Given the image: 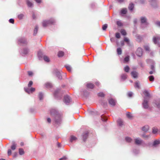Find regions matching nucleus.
I'll return each instance as SVG.
<instances>
[{"label": "nucleus", "mask_w": 160, "mask_h": 160, "mask_svg": "<svg viewBox=\"0 0 160 160\" xmlns=\"http://www.w3.org/2000/svg\"><path fill=\"white\" fill-rule=\"evenodd\" d=\"M50 113L51 115H54V121L56 123L59 124L61 123L62 118V113H59L55 109H52L50 110Z\"/></svg>", "instance_id": "obj_1"}, {"label": "nucleus", "mask_w": 160, "mask_h": 160, "mask_svg": "<svg viewBox=\"0 0 160 160\" xmlns=\"http://www.w3.org/2000/svg\"><path fill=\"white\" fill-rule=\"evenodd\" d=\"M141 22L142 23L141 27L143 28L146 27L148 23L147 22V19L145 17H142L140 18Z\"/></svg>", "instance_id": "obj_2"}, {"label": "nucleus", "mask_w": 160, "mask_h": 160, "mask_svg": "<svg viewBox=\"0 0 160 160\" xmlns=\"http://www.w3.org/2000/svg\"><path fill=\"white\" fill-rule=\"evenodd\" d=\"M55 22V20L53 19H51L49 20H44L42 22V26L43 27H45L48 25L52 24Z\"/></svg>", "instance_id": "obj_3"}, {"label": "nucleus", "mask_w": 160, "mask_h": 160, "mask_svg": "<svg viewBox=\"0 0 160 160\" xmlns=\"http://www.w3.org/2000/svg\"><path fill=\"white\" fill-rule=\"evenodd\" d=\"M160 41V37H154L153 38V41L155 44H157L158 46L160 47V44L159 42Z\"/></svg>", "instance_id": "obj_4"}, {"label": "nucleus", "mask_w": 160, "mask_h": 160, "mask_svg": "<svg viewBox=\"0 0 160 160\" xmlns=\"http://www.w3.org/2000/svg\"><path fill=\"white\" fill-rule=\"evenodd\" d=\"M18 43L19 44L26 45L28 43L27 40L24 38H21L18 40Z\"/></svg>", "instance_id": "obj_5"}, {"label": "nucleus", "mask_w": 160, "mask_h": 160, "mask_svg": "<svg viewBox=\"0 0 160 160\" xmlns=\"http://www.w3.org/2000/svg\"><path fill=\"white\" fill-rule=\"evenodd\" d=\"M52 73L53 74L56 75L58 78L61 79L62 78V77L60 72L57 69H55L53 70Z\"/></svg>", "instance_id": "obj_6"}, {"label": "nucleus", "mask_w": 160, "mask_h": 160, "mask_svg": "<svg viewBox=\"0 0 160 160\" xmlns=\"http://www.w3.org/2000/svg\"><path fill=\"white\" fill-rule=\"evenodd\" d=\"M148 100L146 98H144L143 102L142 103L143 107L144 108L147 109L149 107Z\"/></svg>", "instance_id": "obj_7"}, {"label": "nucleus", "mask_w": 160, "mask_h": 160, "mask_svg": "<svg viewBox=\"0 0 160 160\" xmlns=\"http://www.w3.org/2000/svg\"><path fill=\"white\" fill-rule=\"evenodd\" d=\"M64 102L67 104H68L71 102V99L68 95H66L64 97Z\"/></svg>", "instance_id": "obj_8"}, {"label": "nucleus", "mask_w": 160, "mask_h": 160, "mask_svg": "<svg viewBox=\"0 0 160 160\" xmlns=\"http://www.w3.org/2000/svg\"><path fill=\"white\" fill-rule=\"evenodd\" d=\"M153 105L160 109V100H157L154 101L153 102Z\"/></svg>", "instance_id": "obj_9"}, {"label": "nucleus", "mask_w": 160, "mask_h": 160, "mask_svg": "<svg viewBox=\"0 0 160 160\" xmlns=\"http://www.w3.org/2000/svg\"><path fill=\"white\" fill-rule=\"evenodd\" d=\"M136 54L137 55L138 57H141L142 56V49L140 48H138L136 51Z\"/></svg>", "instance_id": "obj_10"}, {"label": "nucleus", "mask_w": 160, "mask_h": 160, "mask_svg": "<svg viewBox=\"0 0 160 160\" xmlns=\"http://www.w3.org/2000/svg\"><path fill=\"white\" fill-rule=\"evenodd\" d=\"M134 142L136 145H140L142 143L143 141L141 139L137 138L134 139Z\"/></svg>", "instance_id": "obj_11"}, {"label": "nucleus", "mask_w": 160, "mask_h": 160, "mask_svg": "<svg viewBox=\"0 0 160 160\" xmlns=\"http://www.w3.org/2000/svg\"><path fill=\"white\" fill-rule=\"evenodd\" d=\"M29 50L27 48H24L21 52V53L22 55H26L28 54L29 52Z\"/></svg>", "instance_id": "obj_12"}, {"label": "nucleus", "mask_w": 160, "mask_h": 160, "mask_svg": "<svg viewBox=\"0 0 160 160\" xmlns=\"http://www.w3.org/2000/svg\"><path fill=\"white\" fill-rule=\"evenodd\" d=\"M24 90L25 92L28 93L29 94L31 92H34L35 91V88H31L30 89L28 88H24Z\"/></svg>", "instance_id": "obj_13"}, {"label": "nucleus", "mask_w": 160, "mask_h": 160, "mask_svg": "<svg viewBox=\"0 0 160 160\" xmlns=\"http://www.w3.org/2000/svg\"><path fill=\"white\" fill-rule=\"evenodd\" d=\"M149 3L153 7H155L157 5V0H149Z\"/></svg>", "instance_id": "obj_14"}, {"label": "nucleus", "mask_w": 160, "mask_h": 160, "mask_svg": "<svg viewBox=\"0 0 160 160\" xmlns=\"http://www.w3.org/2000/svg\"><path fill=\"white\" fill-rule=\"evenodd\" d=\"M108 102L109 104L112 106H114L116 104V102L115 100L112 98L109 100Z\"/></svg>", "instance_id": "obj_15"}, {"label": "nucleus", "mask_w": 160, "mask_h": 160, "mask_svg": "<svg viewBox=\"0 0 160 160\" xmlns=\"http://www.w3.org/2000/svg\"><path fill=\"white\" fill-rule=\"evenodd\" d=\"M132 76L134 78H136L138 77V73L135 71H133L131 72Z\"/></svg>", "instance_id": "obj_16"}, {"label": "nucleus", "mask_w": 160, "mask_h": 160, "mask_svg": "<svg viewBox=\"0 0 160 160\" xmlns=\"http://www.w3.org/2000/svg\"><path fill=\"white\" fill-rule=\"evenodd\" d=\"M149 128V126L148 125H146L142 127V130L144 132H147Z\"/></svg>", "instance_id": "obj_17"}, {"label": "nucleus", "mask_w": 160, "mask_h": 160, "mask_svg": "<svg viewBox=\"0 0 160 160\" xmlns=\"http://www.w3.org/2000/svg\"><path fill=\"white\" fill-rule=\"evenodd\" d=\"M88 132H86L83 133L82 135V139L84 141H85L88 137Z\"/></svg>", "instance_id": "obj_18"}, {"label": "nucleus", "mask_w": 160, "mask_h": 160, "mask_svg": "<svg viewBox=\"0 0 160 160\" xmlns=\"http://www.w3.org/2000/svg\"><path fill=\"white\" fill-rule=\"evenodd\" d=\"M17 144L14 141L12 142V145L11 146V148L12 150H14L16 149Z\"/></svg>", "instance_id": "obj_19"}, {"label": "nucleus", "mask_w": 160, "mask_h": 160, "mask_svg": "<svg viewBox=\"0 0 160 160\" xmlns=\"http://www.w3.org/2000/svg\"><path fill=\"white\" fill-rule=\"evenodd\" d=\"M117 123L118 125L120 126H122L123 123L122 120L121 119H119L117 120Z\"/></svg>", "instance_id": "obj_20"}, {"label": "nucleus", "mask_w": 160, "mask_h": 160, "mask_svg": "<svg viewBox=\"0 0 160 160\" xmlns=\"http://www.w3.org/2000/svg\"><path fill=\"white\" fill-rule=\"evenodd\" d=\"M27 4L29 7H32L33 6V3L29 0H27L26 1Z\"/></svg>", "instance_id": "obj_21"}, {"label": "nucleus", "mask_w": 160, "mask_h": 160, "mask_svg": "<svg viewBox=\"0 0 160 160\" xmlns=\"http://www.w3.org/2000/svg\"><path fill=\"white\" fill-rule=\"evenodd\" d=\"M87 86L88 88L92 89L94 88V85L92 83H88L87 84Z\"/></svg>", "instance_id": "obj_22"}, {"label": "nucleus", "mask_w": 160, "mask_h": 160, "mask_svg": "<svg viewBox=\"0 0 160 160\" xmlns=\"http://www.w3.org/2000/svg\"><path fill=\"white\" fill-rule=\"evenodd\" d=\"M77 139V138L74 136L71 135L70 138V141L72 142L73 141H75Z\"/></svg>", "instance_id": "obj_23"}, {"label": "nucleus", "mask_w": 160, "mask_h": 160, "mask_svg": "<svg viewBox=\"0 0 160 160\" xmlns=\"http://www.w3.org/2000/svg\"><path fill=\"white\" fill-rule=\"evenodd\" d=\"M134 7V4L132 3H131L129 5V6H128V9L132 11Z\"/></svg>", "instance_id": "obj_24"}, {"label": "nucleus", "mask_w": 160, "mask_h": 160, "mask_svg": "<svg viewBox=\"0 0 160 160\" xmlns=\"http://www.w3.org/2000/svg\"><path fill=\"white\" fill-rule=\"evenodd\" d=\"M38 56L39 59H41L43 56V54L41 51H39L38 53Z\"/></svg>", "instance_id": "obj_25"}, {"label": "nucleus", "mask_w": 160, "mask_h": 160, "mask_svg": "<svg viewBox=\"0 0 160 160\" xmlns=\"http://www.w3.org/2000/svg\"><path fill=\"white\" fill-rule=\"evenodd\" d=\"M38 27V26H36L34 30L33 35H36L37 33Z\"/></svg>", "instance_id": "obj_26"}, {"label": "nucleus", "mask_w": 160, "mask_h": 160, "mask_svg": "<svg viewBox=\"0 0 160 160\" xmlns=\"http://www.w3.org/2000/svg\"><path fill=\"white\" fill-rule=\"evenodd\" d=\"M45 86L46 88H49L52 87V84L50 82H47L45 84Z\"/></svg>", "instance_id": "obj_27"}, {"label": "nucleus", "mask_w": 160, "mask_h": 160, "mask_svg": "<svg viewBox=\"0 0 160 160\" xmlns=\"http://www.w3.org/2000/svg\"><path fill=\"white\" fill-rule=\"evenodd\" d=\"M127 12V9L126 8H123L121 11V14H125Z\"/></svg>", "instance_id": "obj_28"}, {"label": "nucleus", "mask_w": 160, "mask_h": 160, "mask_svg": "<svg viewBox=\"0 0 160 160\" xmlns=\"http://www.w3.org/2000/svg\"><path fill=\"white\" fill-rule=\"evenodd\" d=\"M43 94L41 92H40L38 95V98H39V100H42L43 99Z\"/></svg>", "instance_id": "obj_29"}, {"label": "nucleus", "mask_w": 160, "mask_h": 160, "mask_svg": "<svg viewBox=\"0 0 160 160\" xmlns=\"http://www.w3.org/2000/svg\"><path fill=\"white\" fill-rule=\"evenodd\" d=\"M117 52L118 55H121L122 53V50L121 48H118L117 49Z\"/></svg>", "instance_id": "obj_30"}, {"label": "nucleus", "mask_w": 160, "mask_h": 160, "mask_svg": "<svg viewBox=\"0 0 160 160\" xmlns=\"http://www.w3.org/2000/svg\"><path fill=\"white\" fill-rule=\"evenodd\" d=\"M59 91H60V89H56L55 91V92L54 93V95L56 98H57V95H58V94L59 92Z\"/></svg>", "instance_id": "obj_31"}, {"label": "nucleus", "mask_w": 160, "mask_h": 160, "mask_svg": "<svg viewBox=\"0 0 160 160\" xmlns=\"http://www.w3.org/2000/svg\"><path fill=\"white\" fill-rule=\"evenodd\" d=\"M65 67L67 69L69 72H71V66L68 65H67L65 66Z\"/></svg>", "instance_id": "obj_32"}, {"label": "nucleus", "mask_w": 160, "mask_h": 160, "mask_svg": "<svg viewBox=\"0 0 160 160\" xmlns=\"http://www.w3.org/2000/svg\"><path fill=\"white\" fill-rule=\"evenodd\" d=\"M121 78L124 80L127 78V75L126 74H123L121 76Z\"/></svg>", "instance_id": "obj_33"}, {"label": "nucleus", "mask_w": 160, "mask_h": 160, "mask_svg": "<svg viewBox=\"0 0 160 160\" xmlns=\"http://www.w3.org/2000/svg\"><path fill=\"white\" fill-rule=\"evenodd\" d=\"M24 153V152L22 148L19 149V154L20 155H22Z\"/></svg>", "instance_id": "obj_34"}, {"label": "nucleus", "mask_w": 160, "mask_h": 160, "mask_svg": "<svg viewBox=\"0 0 160 160\" xmlns=\"http://www.w3.org/2000/svg\"><path fill=\"white\" fill-rule=\"evenodd\" d=\"M125 140L126 142H129L132 141V139L129 137H126L125 138Z\"/></svg>", "instance_id": "obj_35"}, {"label": "nucleus", "mask_w": 160, "mask_h": 160, "mask_svg": "<svg viewBox=\"0 0 160 160\" xmlns=\"http://www.w3.org/2000/svg\"><path fill=\"white\" fill-rule=\"evenodd\" d=\"M43 58L45 61L48 62L49 61V59L47 56H44L43 57Z\"/></svg>", "instance_id": "obj_36"}, {"label": "nucleus", "mask_w": 160, "mask_h": 160, "mask_svg": "<svg viewBox=\"0 0 160 160\" xmlns=\"http://www.w3.org/2000/svg\"><path fill=\"white\" fill-rule=\"evenodd\" d=\"M159 143V140H155L153 143V146H155L157 145Z\"/></svg>", "instance_id": "obj_37"}, {"label": "nucleus", "mask_w": 160, "mask_h": 160, "mask_svg": "<svg viewBox=\"0 0 160 160\" xmlns=\"http://www.w3.org/2000/svg\"><path fill=\"white\" fill-rule=\"evenodd\" d=\"M124 70L125 72H128L129 70V68L128 66H127L124 67Z\"/></svg>", "instance_id": "obj_38"}, {"label": "nucleus", "mask_w": 160, "mask_h": 160, "mask_svg": "<svg viewBox=\"0 0 160 160\" xmlns=\"http://www.w3.org/2000/svg\"><path fill=\"white\" fill-rule=\"evenodd\" d=\"M64 52L62 51H59L58 53V56L59 57H62L63 56Z\"/></svg>", "instance_id": "obj_39"}, {"label": "nucleus", "mask_w": 160, "mask_h": 160, "mask_svg": "<svg viewBox=\"0 0 160 160\" xmlns=\"http://www.w3.org/2000/svg\"><path fill=\"white\" fill-rule=\"evenodd\" d=\"M24 16V15L23 14H20L18 16V18L19 19H22Z\"/></svg>", "instance_id": "obj_40"}, {"label": "nucleus", "mask_w": 160, "mask_h": 160, "mask_svg": "<svg viewBox=\"0 0 160 160\" xmlns=\"http://www.w3.org/2000/svg\"><path fill=\"white\" fill-rule=\"evenodd\" d=\"M121 32L122 35H126L127 34L126 31L124 29H122L121 31Z\"/></svg>", "instance_id": "obj_41"}, {"label": "nucleus", "mask_w": 160, "mask_h": 160, "mask_svg": "<svg viewBox=\"0 0 160 160\" xmlns=\"http://www.w3.org/2000/svg\"><path fill=\"white\" fill-rule=\"evenodd\" d=\"M108 27V25L105 24L103 25L102 27V29L103 30H106Z\"/></svg>", "instance_id": "obj_42"}, {"label": "nucleus", "mask_w": 160, "mask_h": 160, "mask_svg": "<svg viewBox=\"0 0 160 160\" xmlns=\"http://www.w3.org/2000/svg\"><path fill=\"white\" fill-rule=\"evenodd\" d=\"M158 131V129L157 128H152V133L154 134H155Z\"/></svg>", "instance_id": "obj_43"}, {"label": "nucleus", "mask_w": 160, "mask_h": 160, "mask_svg": "<svg viewBox=\"0 0 160 160\" xmlns=\"http://www.w3.org/2000/svg\"><path fill=\"white\" fill-rule=\"evenodd\" d=\"M126 115L127 117L129 118H131L132 117V114L129 112H127Z\"/></svg>", "instance_id": "obj_44"}, {"label": "nucleus", "mask_w": 160, "mask_h": 160, "mask_svg": "<svg viewBox=\"0 0 160 160\" xmlns=\"http://www.w3.org/2000/svg\"><path fill=\"white\" fill-rule=\"evenodd\" d=\"M144 93L145 95L149 97L150 96V94L148 92V91L145 90L144 92Z\"/></svg>", "instance_id": "obj_45"}, {"label": "nucleus", "mask_w": 160, "mask_h": 160, "mask_svg": "<svg viewBox=\"0 0 160 160\" xmlns=\"http://www.w3.org/2000/svg\"><path fill=\"white\" fill-rule=\"evenodd\" d=\"M98 96L100 97H104L105 96V94L102 92H100L98 94Z\"/></svg>", "instance_id": "obj_46"}, {"label": "nucleus", "mask_w": 160, "mask_h": 160, "mask_svg": "<svg viewBox=\"0 0 160 160\" xmlns=\"http://www.w3.org/2000/svg\"><path fill=\"white\" fill-rule=\"evenodd\" d=\"M124 41L127 42L128 44H129V40L127 38L125 37L124 38Z\"/></svg>", "instance_id": "obj_47"}, {"label": "nucleus", "mask_w": 160, "mask_h": 160, "mask_svg": "<svg viewBox=\"0 0 160 160\" xmlns=\"http://www.w3.org/2000/svg\"><path fill=\"white\" fill-rule=\"evenodd\" d=\"M117 24L119 26H121L122 25V24L120 21H117Z\"/></svg>", "instance_id": "obj_48"}, {"label": "nucleus", "mask_w": 160, "mask_h": 160, "mask_svg": "<svg viewBox=\"0 0 160 160\" xmlns=\"http://www.w3.org/2000/svg\"><path fill=\"white\" fill-rule=\"evenodd\" d=\"M141 136H142V138H146V139L148 138L149 137L148 136L146 135L145 134H143L142 135H141Z\"/></svg>", "instance_id": "obj_49"}, {"label": "nucleus", "mask_w": 160, "mask_h": 160, "mask_svg": "<svg viewBox=\"0 0 160 160\" xmlns=\"http://www.w3.org/2000/svg\"><path fill=\"white\" fill-rule=\"evenodd\" d=\"M149 80L151 81H153L154 80V77L153 76H150L149 77Z\"/></svg>", "instance_id": "obj_50"}, {"label": "nucleus", "mask_w": 160, "mask_h": 160, "mask_svg": "<svg viewBox=\"0 0 160 160\" xmlns=\"http://www.w3.org/2000/svg\"><path fill=\"white\" fill-rule=\"evenodd\" d=\"M129 56H127L124 59V61L125 62H128L129 61Z\"/></svg>", "instance_id": "obj_51"}, {"label": "nucleus", "mask_w": 160, "mask_h": 160, "mask_svg": "<svg viewBox=\"0 0 160 160\" xmlns=\"http://www.w3.org/2000/svg\"><path fill=\"white\" fill-rule=\"evenodd\" d=\"M135 88H140V86H139V84L138 82H136L135 83Z\"/></svg>", "instance_id": "obj_52"}, {"label": "nucleus", "mask_w": 160, "mask_h": 160, "mask_svg": "<svg viewBox=\"0 0 160 160\" xmlns=\"http://www.w3.org/2000/svg\"><path fill=\"white\" fill-rule=\"evenodd\" d=\"M144 49L145 50L147 51H150V48L148 46H144Z\"/></svg>", "instance_id": "obj_53"}, {"label": "nucleus", "mask_w": 160, "mask_h": 160, "mask_svg": "<svg viewBox=\"0 0 160 160\" xmlns=\"http://www.w3.org/2000/svg\"><path fill=\"white\" fill-rule=\"evenodd\" d=\"M116 37L118 38H119L120 37V34L118 32H117L116 33Z\"/></svg>", "instance_id": "obj_54"}, {"label": "nucleus", "mask_w": 160, "mask_h": 160, "mask_svg": "<svg viewBox=\"0 0 160 160\" xmlns=\"http://www.w3.org/2000/svg\"><path fill=\"white\" fill-rule=\"evenodd\" d=\"M128 96L129 97H131L133 95V93L131 92H129L128 94Z\"/></svg>", "instance_id": "obj_55"}, {"label": "nucleus", "mask_w": 160, "mask_h": 160, "mask_svg": "<svg viewBox=\"0 0 160 160\" xmlns=\"http://www.w3.org/2000/svg\"><path fill=\"white\" fill-rule=\"evenodd\" d=\"M33 82L32 81H29V83L28 84V86L29 87H30L31 86Z\"/></svg>", "instance_id": "obj_56"}, {"label": "nucleus", "mask_w": 160, "mask_h": 160, "mask_svg": "<svg viewBox=\"0 0 160 160\" xmlns=\"http://www.w3.org/2000/svg\"><path fill=\"white\" fill-rule=\"evenodd\" d=\"M101 119L103 121L106 122L107 121V119L105 118H104L103 116H101Z\"/></svg>", "instance_id": "obj_57"}, {"label": "nucleus", "mask_w": 160, "mask_h": 160, "mask_svg": "<svg viewBox=\"0 0 160 160\" xmlns=\"http://www.w3.org/2000/svg\"><path fill=\"white\" fill-rule=\"evenodd\" d=\"M151 69L152 70L155 71V68L154 64L152 65L151 67Z\"/></svg>", "instance_id": "obj_58"}, {"label": "nucleus", "mask_w": 160, "mask_h": 160, "mask_svg": "<svg viewBox=\"0 0 160 160\" xmlns=\"http://www.w3.org/2000/svg\"><path fill=\"white\" fill-rule=\"evenodd\" d=\"M12 153V151L11 149H9L8 152V156L11 155Z\"/></svg>", "instance_id": "obj_59"}, {"label": "nucleus", "mask_w": 160, "mask_h": 160, "mask_svg": "<svg viewBox=\"0 0 160 160\" xmlns=\"http://www.w3.org/2000/svg\"><path fill=\"white\" fill-rule=\"evenodd\" d=\"M9 22L10 23H13L14 22V20L13 19L11 18L9 19Z\"/></svg>", "instance_id": "obj_60"}, {"label": "nucleus", "mask_w": 160, "mask_h": 160, "mask_svg": "<svg viewBox=\"0 0 160 160\" xmlns=\"http://www.w3.org/2000/svg\"><path fill=\"white\" fill-rule=\"evenodd\" d=\"M146 1V0H140V2L141 4L144 3Z\"/></svg>", "instance_id": "obj_61"}, {"label": "nucleus", "mask_w": 160, "mask_h": 160, "mask_svg": "<svg viewBox=\"0 0 160 160\" xmlns=\"http://www.w3.org/2000/svg\"><path fill=\"white\" fill-rule=\"evenodd\" d=\"M67 158L66 157L64 156L62 158L59 159V160H66Z\"/></svg>", "instance_id": "obj_62"}, {"label": "nucleus", "mask_w": 160, "mask_h": 160, "mask_svg": "<svg viewBox=\"0 0 160 160\" xmlns=\"http://www.w3.org/2000/svg\"><path fill=\"white\" fill-rule=\"evenodd\" d=\"M47 122L49 123H50L51 122V120L50 118H48L47 119Z\"/></svg>", "instance_id": "obj_63"}, {"label": "nucleus", "mask_w": 160, "mask_h": 160, "mask_svg": "<svg viewBox=\"0 0 160 160\" xmlns=\"http://www.w3.org/2000/svg\"><path fill=\"white\" fill-rule=\"evenodd\" d=\"M156 25L158 27H160V22H156Z\"/></svg>", "instance_id": "obj_64"}]
</instances>
